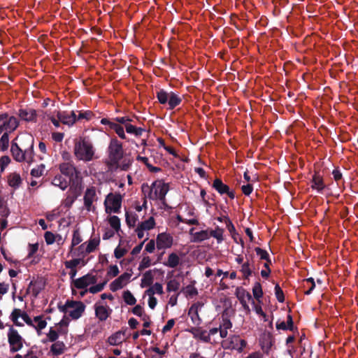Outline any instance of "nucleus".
I'll return each mask as SVG.
<instances>
[{
	"label": "nucleus",
	"mask_w": 358,
	"mask_h": 358,
	"mask_svg": "<svg viewBox=\"0 0 358 358\" xmlns=\"http://www.w3.org/2000/svg\"><path fill=\"white\" fill-rule=\"evenodd\" d=\"M187 295L192 296L197 294V289L192 285L187 286L185 288Z\"/></svg>",
	"instance_id": "774afa93"
},
{
	"label": "nucleus",
	"mask_w": 358,
	"mask_h": 358,
	"mask_svg": "<svg viewBox=\"0 0 358 358\" xmlns=\"http://www.w3.org/2000/svg\"><path fill=\"white\" fill-rule=\"evenodd\" d=\"M20 318H21L27 324H32L31 318L27 314V313L18 308L14 309L11 313L10 319L15 325L22 327L23 323L19 321Z\"/></svg>",
	"instance_id": "2eb2a0df"
},
{
	"label": "nucleus",
	"mask_w": 358,
	"mask_h": 358,
	"mask_svg": "<svg viewBox=\"0 0 358 358\" xmlns=\"http://www.w3.org/2000/svg\"><path fill=\"white\" fill-rule=\"evenodd\" d=\"M252 293L254 297L259 301L263 295L262 286L259 282H256L252 287Z\"/></svg>",
	"instance_id": "a18cd8bd"
},
{
	"label": "nucleus",
	"mask_w": 358,
	"mask_h": 358,
	"mask_svg": "<svg viewBox=\"0 0 358 358\" xmlns=\"http://www.w3.org/2000/svg\"><path fill=\"white\" fill-rule=\"evenodd\" d=\"M182 259L180 255H178L177 253L171 252L169 255L167 260L164 263V265L169 268H174L180 265Z\"/></svg>",
	"instance_id": "393cba45"
},
{
	"label": "nucleus",
	"mask_w": 358,
	"mask_h": 358,
	"mask_svg": "<svg viewBox=\"0 0 358 358\" xmlns=\"http://www.w3.org/2000/svg\"><path fill=\"white\" fill-rule=\"evenodd\" d=\"M122 197L119 194H109L104 201L106 212L108 214L117 213L121 207Z\"/></svg>",
	"instance_id": "9d476101"
},
{
	"label": "nucleus",
	"mask_w": 358,
	"mask_h": 358,
	"mask_svg": "<svg viewBox=\"0 0 358 358\" xmlns=\"http://www.w3.org/2000/svg\"><path fill=\"white\" fill-rule=\"evenodd\" d=\"M99 243L100 239L99 238H93L81 244L78 250L80 255L85 257L86 255L94 252L98 248Z\"/></svg>",
	"instance_id": "4468645a"
},
{
	"label": "nucleus",
	"mask_w": 358,
	"mask_h": 358,
	"mask_svg": "<svg viewBox=\"0 0 358 358\" xmlns=\"http://www.w3.org/2000/svg\"><path fill=\"white\" fill-rule=\"evenodd\" d=\"M241 272L243 273V275L245 278H248V276H250L251 275L252 271H251V268L250 267L249 263H248V262L247 263H244L242 265Z\"/></svg>",
	"instance_id": "680f3d73"
},
{
	"label": "nucleus",
	"mask_w": 358,
	"mask_h": 358,
	"mask_svg": "<svg viewBox=\"0 0 358 358\" xmlns=\"http://www.w3.org/2000/svg\"><path fill=\"white\" fill-rule=\"evenodd\" d=\"M85 262L83 258H74L73 259L66 261L64 262L65 267L66 268H74L76 269V267L78 266H84Z\"/></svg>",
	"instance_id": "473e14b6"
},
{
	"label": "nucleus",
	"mask_w": 358,
	"mask_h": 358,
	"mask_svg": "<svg viewBox=\"0 0 358 358\" xmlns=\"http://www.w3.org/2000/svg\"><path fill=\"white\" fill-rule=\"evenodd\" d=\"M222 346L224 349L235 350L242 352L246 346V341L241 339L238 336L233 335L222 341Z\"/></svg>",
	"instance_id": "6e6552de"
},
{
	"label": "nucleus",
	"mask_w": 358,
	"mask_h": 358,
	"mask_svg": "<svg viewBox=\"0 0 358 358\" xmlns=\"http://www.w3.org/2000/svg\"><path fill=\"white\" fill-rule=\"evenodd\" d=\"M193 230L194 229H191L190 234L193 236L195 242H201L210 238V233L208 230H202L195 233H193Z\"/></svg>",
	"instance_id": "c85d7f7f"
},
{
	"label": "nucleus",
	"mask_w": 358,
	"mask_h": 358,
	"mask_svg": "<svg viewBox=\"0 0 358 358\" xmlns=\"http://www.w3.org/2000/svg\"><path fill=\"white\" fill-rule=\"evenodd\" d=\"M127 252V250L124 248L118 245L114 251V255L117 259H120Z\"/></svg>",
	"instance_id": "4d7b16f0"
},
{
	"label": "nucleus",
	"mask_w": 358,
	"mask_h": 358,
	"mask_svg": "<svg viewBox=\"0 0 358 358\" xmlns=\"http://www.w3.org/2000/svg\"><path fill=\"white\" fill-rule=\"evenodd\" d=\"M223 229L219 227L216 228L215 230H211L209 231L210 237L213 236L216 238L218 243H220L223 241Z\"/></svg>",
	"instance_id": "37998d69"
},
{
	"label": "nucleus",
	"mask_w": 358,
	"mask_h": 358,
	"mask_svg": "<svg viewBox=\"0 0 358 358\" xmlns=\"http://www.w3.org/2000/svg\"><path fill=\"white\" fill-rule=\"evenodd\" d=\"M107 222L112 228V230L115 231L116 232H118V231L120 229V220L118 218V217L115 215L109 216L107 218Z\"/></svg>",
	"instance_id": "c9c22d12"
},
{
	"label": "nucleus",
	"mask_w": 358,
	"mask_h": 358,
	"mask_svg": "<svg viewBox=\"0 0 358 358\" xmlns=\"http://www.w3.org/2000/svg\"><path fill=\"white\" fill-rule=\"evenodd\" d=\"M95 150L91 142L85 138L79 140L74 146V154L79 160L90 162L93 159Z\"/></svg>",
	"instance_id": "f03ea898"
},
{
	"label": "nucleus",
	"mask_w": 358,
	"mask_h": 358,
	"mask_svg": "<svg viewBox=\"0 0 358 358\" xmlns=\"http://www.w3.org/2000/svg\"><path fill=\"white\" fill-rule=\"evenodd\" d=\"M273 343V338L269 333L264 334L260 338V345L262 350L266 353L269 352Z\"/></svg>",
	"instance_id": "b1692460"
},
{
	"label": "nucleus",
	"mask_w": 358,
	"mask_h": 358,
	"mask_svg": "<svg viewBox=\"0 0 358 358\" xmlns=\"http://www.w3.org/2000/svg\"><path fill=\"white\" fill-rule=\"evenodd\" d=\"M131 278V273L128 272H124L121 274L119 277L113 280L109 285V289L110 291L115 292L117 290H120L124 287L130 282Z\"/></svg>",
	"instance_id": "ddd939ff"
},
{
	"label": "nucleus",
	"mask_w": 358,
	"mask_h": 358,
	"mask_svg": "<svg viewBox=\"0 0 358 358\" xmlns=\"http://www.w3.org/2000/svg\"><path fill=\"white\" fill-rule=\"evenodd\" d=\"M126 339V329H122L112 334L108 338V341L111 345H118L125 341Z\"/></svg>",
	"instance_id": "4be33fe9"
},
{
	"label": "nucleus",
	"mask_w": 358,
	"mask_h": 358,
	"mask_svg": "<svg viewBox=\"0 0 358 358\" xmlns=\"http://www.w3.org/2000/svg\"><path fill=\"white\" fill-rule=\"evenodd\" d=\"M241 189L245 195H250L252 192L253 188L251 184L247 183L246 185H243L241 186Z\"/></svg>",
	"instance_id": "338daca9"
},
{
	"label": "nucleus",
	"mask_w": 358,
	"mask_h": 358,
	"mask_svg": "<svg viewBox=\"0 0 358 358\" xmlns=\"http://www.w3.org/2000/svg\"><path fill=\"white\" fill-rule=\"evenodd\" d=\"M19 115L21 119L27 121H35L36 118V111L33 109H22L19 111Z\"/></svg>",
	"instance_id": "bb28decb"
},
{
	"label": "nucleus",
	"mask_w": 358,
	"mask_h": 358,
	"mask_svg": "<svg viewBox=\"0 0 358 358\" xmlns=\"http://www.w3.org/2000/svg\"><path fill=\"white\" fill-rule=\"evenodd\" d=\"M213 186L220 194H227L231 199L234 198V192L229 191V187L224 184L221 180L215 179Z\"/></svg>",
	"instance_id": "5701e85b"
},
{
	"label": "nucleus",
	"mask_w": 358,
	"mask_h": 358,
	"mask_svg": "<svg viewBox=\"0 0 358 358\" xmlns=\"http://www.w3.org/2000/svg\"><path fill=\"white\" fill-rule=\"evenodd\" d=\"M120 273L119 268L117 265H110L107 270V277L113 278L116 277Z\"/></svg>",
	"instance_id": "49530a36"
},
{
	"label": "nucleus",
	"mask_w": 358,
	"mask_h": 358,
	"mask_svg": "<svg viewBox=\"0 0 358 358\" xmlns=\"http://www.w3.org/2000/svg\"><path fill=\"white\" fill-rule=\"evenodd\" d=\"M151 265V259L148 256H145L142 258L139 266L138 270L143 271L147 268H148Z\"/></svg>",
	"instance_id": "603ef678"
},
{
	"label": "nucleus",
	"mask_w": 358,
	"mask_h": 358,
	"mask_svg": "<svg viewBox=\"0 0 358 358\" xmlns=\"http://www.w3.org/2000/svg\"><path fill=\"white\" fill-rule=\"evenodd\" d=\"M175 320L173 319L168 320L167 323L162 329V333L166 334V332L169 331L173 328Z\"/></svg>",
	"instance_id": "0e129e2a"
},
{
	"label": "nucleus",
	"mask_w": 358,
	"mask_h": 358,
	"mask_svg": "<svg viewBox=\"0 0 358 358\" xmlns=\"http://www.w3.org/2000/svg\"><path fill=\"white\" fill-rule=\"evenodd\" d=\"M255 252H256L257 255L260 259L268 260V252L266 250H262V249H261L259 248H255Z\"/></svg>",
	"instance_id": "bf43d9fd"
},
{
	"label": "nucleus",
	"mask_w": 358,
	"mask_h": 358,
	"mask_svg": "<svg viewBox=\"0 0 358 358\" xmlns=\"http://www.w3.org/2000/svg\"><path fill=\"white\" fill-rule=\"evenodd\" d=\"M124 128L128 134H134L136 136H141L143 131V130L141 128L136 127L129 123H126Z\"/></svg>",
	"instance_id": "ea45409f"
},
{
	"label": "nucleus",
	"mask_w": 358,
	"mask_h": 358,
	"mask_svg": "<svg viewBox=\"0 0 358 358\" xmlns=\"http://www.w3.org/2000/svg\"><path fill=\"white\" fill-rule=\"evenodd\" d=\"M237 296L241 303H249L250 301L252 303H254V300H253L252 296L250 295V294L244 289L238 290Z\"/></svg>",
	"instance_id": "72a5a7b5"
},
{
	"label": "nucleus",
	"mask_w": 358,
	"mask_h": 358,
	"mask_svg": "<svg viewBox=\"0 0 358 358\" xmlns=\"http://www.w3.org/2000/svg\"><path fill=\"white\" fill-rule=\"evenodd\" d=\"M83 187L81 184L76 183L72 184L67 192V196L65 199L62 201V205L64 207L69 208L71 207L74 201L76 200L78 196L80 195L82 192Z\"/></svg>",
	"instance_id": "f8f14e48"
},
{
	"label": "nucleus",
	"mask_w": 358,
	"mask_h": 358,
	"mask_svg": "<svg viewBox=\"0 0 358 358\" xmlns=\"http://www.w3.org/2000/svg\"><path fill=\"white\" fill-rule=\"evenodd\" d=\"M124 301L129 306H134L136 303V299L129 290L124 291L122 293Z\"/></svg>",
	"instance_id": "58836bf2"
},
{
	"label": "nucleus",
	"mask_w": 358,
	"mask_h": 358,
	"mask_svg": "<svg viewBox=\"0 0 358 358\" xmlns=\"http://www.w3.org/2000/svg\"><path fill=\"white\" fill-rule=\"evenodd\" d=\"M92 117V113L90 111H85V112H79L78 116L77 117L78 120H90Z\"/></svg>",
	"instance_id": "69168bd1"
},
{
	"label": "nucleus",
	"mask_w": 358,
	"mask_h": 358,
	"mask_svg": "<svg viewBox=\"0 0 358 358\" xmlns=\"http://www.w3.org/2000/svg\"><path fill=\"white\" fill-rule=\"evenodd\" d=\"M155 226V222L152 217H150L147 220L141 222L136 229L138 238H143L145 236V231L153 229Z\"/></svg>",
	"instance_id": "a211bd4d"
},
{
	"label": "nucleus",
	"mask_w": 358,
	"mask_h": 358,
	"mask_svg": "<svg viewBox=\"0 0 358 358\" xmlns=\"http://www.w3.org/2000/svg\"><path fill=\"white\" fill-rule=\"evenodd\" d=\"M31 324H32L28 325L33 327L36 331L37 334L39 336L42 335V330L47 326V322L43 318V315L35 316L31 319Z\"/></svg>",
	"instance_id": "aec40b11"
},
{
	"label": "nucleus",
	"mask_w": 358,
	"mask_h": 358,
	"mask_svg": "<svg viewBox=\"0 0 358 358\" xmlns=\"http://www.w3.org/2000/svg\"><path fill=\"white\" fill-rule=\"evenodd\" d=\"M152 282V277L150 271L144 273L142 279L141 286L144 287L145 286L150 285Z\"/></svg>",
	"instance_id": "8fccbe9b"
},
{
	"label": "nucleus",
	"mask_w": 358,
	"mask_h": 358,
	"mask_svg": "<svg viewBox=\"0 0 358 358\" xmlns=\"http://www.w3.org/2000/svg\"><path fill=\"white\" fill-rule=\"evenodd\" d=\"M8 134L4 133L2 134V136L0 138V148L2 150H6L8 149L9 145V138Z\"/></svg>",
	"instance_id": "de8ad7c7"
},
{
	"label": "nucleus",
	"mask_w": 358,
	"mask_h": 358,
	"mask_svg": "<svg viewBox=\"0 0 358 358\" xmlns=\"http://www.w3.org/2000/svg\"><path fill=\"white\" fill-rule=\"evenodd\" d=\"M275 293L277 297V299L279 302H283L284 301V294L282 292V290L280 287L278 285H276L275 287Z\"/></svg>",
	"instance_id": "e2e57ef3"
},
{
	"label": "nucleus",
	"mask_w": 358,
	"mask_h": 358,
	"mask_svg": "<svg viewBox=\"0 0 358 358\" xmlns=\"http://www.w3.org/2000/svg\"><path fill=\"white\" fill-rule=\"evenodd\" d=\"M59 169L63 175L73 176L76 173V169L70 162H64L60 164Z\"/></svg>",
	"instance_id": "cd10ccee"
},
{
	"label": "nucleus",
	"mask_w": 358,
	"mask_h": 358,
	"mask_svg": "<svg viewBox=\"0 0 358 358\" xmlns=\"http://www.w3.org/2000/svg\"><path fill=\"white\" fill-rule=\"evenodd\" d=\"M16 140L20 145L15 142L12 143L10 151L13 158L19 162L31 164L34 161V137L29 134H24L17 136Z\"/></svg>",
	"instance_id": "f257e3e1"
},
{
	"label": "nucleus",
	"mask_w": 358,
	"mask_h": 358,
	"mask_svg": "<svg viewBox=\"0 0 358 358\" xmlns=\"http://www.w3.org/2000/svg\"><path fill=\"white\" fill-rule=\"evenodd\" d=\"M28 255L27 257L31 258L38 250V243L29 244L28 245Z\"/></svg>",
	"instance_id": "6e6d98bb"
},
{
	"label": "nucleus",
	"mask_w": 358,
	"mask_h": 358,
	"mask_svg": "<svg viewBox=\"0 0 358 358\" xmlns=\"http://www.w3.org/2000/svg\"><path fill=\"white\" fill-rule=\"evenodd\" d=\"M66 350V345L62 341L54 342L50 348V354L52 356H59Z\"/></svg>",
	"instance_id": "a878e982"
},
{
	"label": "nucleus",
	"mask_w": 358,
	"mask_h": 358,
	"mask_svg": "<svg viewBox=\"0 0 358 358\" xmlns=\"http://www.w3.org/2000/svg\"><path fill=\"white\" fill-rule=\"evenodd\" d=\"M110 129H113L115 133L118 135V136L122 139L126 138V135L124 134V127L117 123L110 124Z\"/></svg>",
	"instance_id": "c03bdc74"
},
{
	"label": "nucleus",
	"mask_w": 358,
	"mask_h": 358,
	"mask_svg": "<svg viewBox=\"0 0 358 358\" xmlns=\"http://www.w3.org/2000/svg\"><path fill=\"white\" fill-rule=\"evenodd\" d=\"M44 238L48 245L52 244L55 241V236L50 231H46Z\"/></svg>",
	"instance_id": "13d9d810"
},
{
	"label": "nucleus",
	"mask_w": 358,
	"mask_h": 358,
	"mask_svg": "<svg viewBox=\"0 0 358 358\" xmlns=\"http://www.w3.org/2000/svg\"><path fill=\"white\" fill-rule=\"evenodd\" d=\"M108 152L110 161L114 164L117 163L124 155L122 143L116 138L112 139L109 144Z\"/></svg>",
	"instance_id": "1a4fd4ad"
},
{
	"label": "nucleus",
	"mask_w": 358,
	"mask_h": 358,
	"mask_svg": "<svg viewBox=\"0 0 358 358\" xmlns=\"http://www.w3.org/2000/svg\"><path fill=\"white\" fill-rule=\"evenodd\" d=\"M97 278L92 273H87L80 278L73 280V285L72 287V292L74 294V288L76 289H85L90 285L96 284Z\"/></svg>",
	"instance_id": "9b49d317"
},
{
	"label": "nucleus",
	"mask_w": 358,
	"mask_h": 358,
	"mask_svg": "<svg viewBox=\"0 0 358 358\" xmlns=\"http://www.w3.org/2000/svg\"><path fill=\"white\" fill-rule=\"evenodd\" d=\"M57 116L63 124L67 125L73 124L77 120V115L74 111L57 112Z\"/></svg>",
	"instance_id": "412c9836"
},
{
	"label": "nucleus",
	"mask_w": 358,
	"mask_h": 358,
	"mask_svg": "<svg viewBox=\"0 0 358 358\" xmlns=\"http://www.w3.org/2000/svg\"><path fill=\"white\" fill-rule=\"evenodd\" d=\"M173 245V237L167 233L159 234L156 239V245L158 250L167 249Z\"/></svg>",
	"instance_id": "f3484780"
},
{
	"label": "nucleus",
	"mask_w": 358,
	"mask_h": 358,
	"mask_svg": "<svg viewBox=\"0 0 358 358\" xmlns=\"http://www.w3.org/2000/svg\"><path fill=\"white\" fill-rule=\"evenodd\" d=\"M149 189V187H147ZM169 191V185L162 180L155 181L150 187L148 196L153 200H162Z\"/></svg>",
	"instance_id": "423d86ee"
},
{
	"label": "nucleus",
	"mask_w": 358,
	"mask_h": 358,
	"mask_svg": "<svg viewBox=\"0 0 358 358\" xmlns=\"http://www.w3.org/2000/svg\"><path fill=\"white\" fill-rule=\"evenodd\" d=\"M311 187L313 189H315L318 192H320L324 189V185L323 183L322 178L319 175L315 174L313 176Z\"/></svg>",
	"instance_id": "f704fd0d"
},
{
	"label": "nucleus",
	"mask_w": 358,
	"mask_h": 358,
	"mask_svg": "<svg viewBox=\"0 0 358 358\" xmlns=\"http://www.w3.org/2000/svg\"><path fill=\"white\" fill-rule=\"evenodd\" d=\"M8 184L12 187H18L21 184L20 176L16 173H11L8 177Z\"/></svg>",
	"instance_id": "4c0bfd02"
},
{
	"label": "nucleus",
	"mask_w": 358,
	"mask_h": 358,
	"mask_svg": "<svg viewBox=\"0 0 358 358\" xmlns=\"http://www.w3.org/2000/svg\"><path fill=\"white\" fill-rule=\"evenodd\" d=\"M220 327L223 329L229 330L232 327V323L228 318L223 317Z\"/></svg>",
	"instance_id": "052dcab7"
},
{
	"label": "nucleus",
	"mask_w": 358,
	"mask_h": 358,
	"mask_svg": "<svg viewBox=\"0 0 358 358\" xmlns=\"http://www.w3.org/2000/svg\"><path fill=\"white\" fill-rule=\"evenodd\" d=\"M52 184L61 189L64 190L69 186V182L60 175L55 176L52 181Z\"/></svg>",
	"instance_id": "2f4dec72"
},
{
	"label": "nucleus",
	"mask_w": 358,
	"mask_h": 358,
	"mask_svg": "<svg viewBox=\"0 0 358 358\" xmlns=\"http://www.w3.org/2000/svg\"><path fill=\"white\" fill-rule=\"evenodd\" d=\"M94 309L96 316L101 321H105L112 313V309L102 301L96 302Z\"/></svg>",
	"instance_id": "dca6fc26"
},
{
	"label": "nucleus",
	"mask_w": 358,
	"mask_h": 358,
	"mask_svg": "<svg viewBox=\"0 0 358 358\" xmlns=\"http://www.w3.org/2000/svg\"><path fill=\"white\" fill-rule=\"evenodd\" d=\"M18 127L16 117L10 116L6 113L0 114V134H10Z\"/></svg>",
	"instance_id": "0eeeda50"
},
{
	"label": "nucleus",
	"mask_w": 358,
	"mask_h": 358,
	"mask_svg": "<svg viewBox=\"0 0 358 358\" xmlns=\"http://www.w3.org/2000/svg\"><path fill=\"white\" fill-rule=\"evenodd\" d=\"M82 241V238L80 235V233L78 231H75L73 234V238L71 240V245L70 250V255L71 257H76L80 255V254H76V250L73 249L75 246L78 245Z\"/></svg>",
	"instance_id": "c756f323"
},
{
	"label": "nucleus",
	"mask_w": 358,
	"mask_h": 358,
	"mask_svg": "<svg viewBox=\"0 0 358 358\" xmlns=\"http://www.w3.org/2000/svg\"><path fill=\"white\" fill-rule=\"evenodd\" d=\"M59 309L73 320H78L85 312V306L82 301H66L64 305H59Z\"/></svg>",
	"instance_id": "7ed1b4c3"
},
{
	"label": "nucleus",
	"mask_w": 358,
	"mask_h": 358,
	"mask_svg": "<svg viewBox=\"0 0 358 358\" xmlns=\"http://www.w3.org/2000/svg\"><path fill=\"white\" fill-rule=\"evenodd\" d=\"M68 320L66 318H64L59 323L55 324L52 327L57 329L56 331L59 335H65L68 332Z\"/></svg>",
	"instance_id": "7c9ffc66"
},
{
	"label": "nucleus",
	"mask_w": 358,
	"mask_h": 358,
	"mask_svg": "<svg viewBox=\"0 0 358 358\" xmlns=\"http://www.w3.org/2000/svg\"><path fill=\"white\" fill-rule=\"evenodd\" d=\"M218 333L217 328H212L209 330L208 334L202 337V339L205 342H209L210 343H217L219 341L213 338Z\"/></svg>",
	"instance_id": "e433bc0d"
},
{
	"label": "nucleus",
	"mask_w": 358,
	"mask_h": 358,
	"mask_svg": "<svg viewBox=\"0 0 358 358\" xmlns=\"http://www.w3.org/2000/svg\"><path fill=\"white\" fill-rule=\"evenodd\" d=\"M56 330L57 329H55V328H53L52 327L50 328L49 331L47 334V338L49 341L55 342L60 336Z\"/></svg>",
	"instance_id": "09e8293b"
},
{
	"label": "nucleus",
	"mask_w": 358,
	"mask_h": 358,
	"mask_svg": "<svg viewBox=\"0 0 358 358\" xmlns=\"http://www.w3.org/2000/svg\"><path fill=\"white\" fill-rule=\"evenodd\" d=\"M137 160L144 163L151 171L157 172L159 171L158 168L152 166L151 164H150L148 158L145 157L138 156Z\"/></svg>",
	"instance_id": "5fc2aeb1"
},
{
	"label": "nucleus",
	"mask_w": 358,
	"mask_h": 358,
	"mask_svg": "<svg viewBox=\"0 0 358 358\" xmlns=\"http://www.w3.org/2000/svg\"><path fill=\"white\" fill-rule=\"evenodd\" d=\"M157 97L158 101L162 104H168L169 109H173L178 106L182 99L176 93L173 92H166L160 90L157 92Z\"/></svg>",
	"instance_id": "39448f33"
},
{
	"label": "nucleus",
	"mask_w": 358,
	"mask_h": 358,
	"mask_svg": "<svg viewBox=\"0 0 358 358\" xmlns=\"http://www.w3.org/2000/svg\"><path fill=\"white\" fill-rule=\"evenodd\" d=\"M96 200V190L94 187L87 189L84 196V206L87 211L92 210L94 207L93 202Z\"/></svg>",
	"instance_id": "6ab92c4d"
},
{
	"label": "nucleus",
	"mask_w": 358,
	"mask_h": 358,
	"mask_svg": "<svg viewBox=\"0 0 358 358\" xmlns=\"http://www.w3.org/2000/svg\"><path fill=\"white\" fill-rule=\"evenodd\" d=\"M106 282L103 283H99V284H94L92 285H90L89 288V292L92 294H96L101 291H102L105 287Z\"/></svg>",
	"instance_id": "864d4df0"
},
{
	"label": "nucleus",
	"mask_w": 358,
	"mask_h": 358,
	"mask_svg": "<svg viewBox=\"0 0 358 358\" xmlns=\"http://www.w3.org/2000/svg\"><path fill=\"white\" fill-rule=\"evenodd\" d=\"M188 315L191 316L193 323L195 324H200V319L198 315V307L196 305H193L189 310Z\"/></svg>",
	"instance_id": "a19ab883"
},
{
	"label": "nucleus",
	"mask_w": 358,
	"mask_h": 358,
	"mask_svg": "<svg viewBox=\"0 0 358 358\" xmlns=\"http://www.w3.org/2000/svg\"><path fill=\"white\" fill-rule=\"evenodd\" d=\"M7 338L10 352H18L23 348L24 340L13 326H9Z\"/></svg>",
	"instance_id": "20e7f679"
},
{
	"label": "nucleus",
	"mask_w": 358,
	"mask_h": 358,
	"mask_svg": "<svg viewBox=\"0 0 358 358\" xmlns=\"http://www.w3.org/2000/svg\"><path fill=\"white\" fill-rule=\"evenodd\" d=\"M180 286V282L177 279L173 278L167 282L166 290L169 292H177L179 289Z\"/></svg>",
	"instance_id": "79ce46f5"
},
{
	"label": "nucleus",
	"mask_w": 358,
	"mask_h": 358,
	"mask_svg": "<svg viewBox=\"0 0 358 358\" xmlns=\"http://www.w3.org/2000/svg\"><path fill=\"white\" fill-rule=\"evenodd\" d=\"M138 218L135 213H126V221L128 225L130 227L135 226Z\"/></svg>",
	"instance_id": "3c124183"
}]
</instances>
